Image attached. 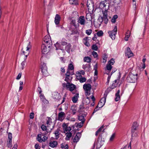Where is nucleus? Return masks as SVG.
Instances as JSON below:
<instances>
[{
    "label": "nucleus",
    "instance_id": "1",
    "mask_svg": "<svg viewBox=\"0 0 149 149\" xmlns=\"http://www.w3.org/2000/svg\"><path fill=\"white\" fill-rule=\"evenodd\" d=\"M62 85L63 88H66L67 90L71 91L72 94H74V93L72 91L76 88L75 85L72 83H70V82L66 83H64L62 84Z\"/></svg>",
    "mask_w": 149,
    "mask_h": 149
},
{
    "label": "nucleus",
    "instance_id": "2",
    "mask_svg": "<svg viewBox=\"0 0 149 149\" xmlns=\"http://www.w3.org/2000/svg\"><path fill=\"white\" fill-rule=\"evenodd\" d=\"M138 74L134 75L131 73H129L127 78V81L129 82L134 83L137 79Z\"/></svg>",
    "mask_w": 149,
    "mask_h": 149
},
{
    "label": "nucleus",
    "instance_id": "3",
    "mask_svg": "<svg viewBox=\"0 0 149 149\" xmlns=\"http://www.w3.org/2000/svg\"><path fill=\"white\" fill-rule=\"evenodd\" d=\"M43 41L42 44L46 45L49 48H50L51 47L52 43L50 36H45L44 37Z\"/></svg>",
    "mask_w": 149,
    "mask_h": 149
},
{
    "label": "nucleus",
    "instance_id": "4",
    "mask_svg": "<svg viewBox=\"0 0 149 149\" xmlns=\"http://www.w3.org/2000/svg\"><path fill=\"white\" fill-rule=\"evenodd\" d=\"M109 3L105 0L101 2L99 6V8L102 9V10H108L109 8Z\"/></svg>",
    "mask_w": 149,
    "mask_h": 149
},
{
    "label": "nucleus",
    "instance_id": "5",
    "mask_svg": "<svg viewBox=\"0 0 149 149\" xmlns=\"http://www.w3.org/2000/svg\"><path fill=\"white\" fill-rule=\"evenodd\" d=\"M41 70L42 74L44 76H46L48 75L47 68L46 64L44 63H41Z\"/></svg>",
    "mask_w": 149,
    "mask_h": 149
},
{
    "label": "nucleus",
    "instance_id": "6",
    "mask_svg": "<svg viewBox=\"0 0 149 149\" xmlns=\"http://www.w3.org/2000/svg\"><path fill=\"white\" fill-rule=\"evenodd\" d=\"M91 87V85L89 84H85L83 85V88L85 91L86 95H90Z\"/></svg>",
    "mask_w": 149,
    "mask_h": 149
},
{
    "label": "nucleus",
    "instance_id": "7",
    "mask_svg": "<svg viewBox=\"0 0 149 149\" xmlns=\"http://www.w3.org/2000/svg\"><path fill=\"white\" fill-rule=\"evenodd\" d=\"M104 126L102 125L96 132L95 133V136H97L99 134V137L98 138L97 140L99 141L102 138V134L104 132Z\"/></svg>",
    "mask_w": 149,
    "mask_h": 149
},
{
    "label": "nucleus",
    "instance_id": "8",
    "mask_svg": "<svg viewBox=\"0 0 149 149\" xmlns=\"http://www.w3.org/2000/svg\"><path fill=\"white\" fill-rule=\"evenodd\" d=\"M117 31V26H115L113 30L111 31H109L108 32V33L110 37L112 40H114L116 37V35Z\"/></svg>",
    "mask_w": 149,
    "mask_h": 149
},
{
    "label": "nucleus",
    "instance_id": "9",
    "mask_svg": "<svg viewBox=\"0 0 149 149\" xmlns=\"http://www.w3.org/2000/svg\"><path fill=\"white\" fill-rule=\"evenodd\" d=\"M31 48V46L30 44V42H28V45L26 47V52H25L23 50V49H22V52L23 55H25L26 57H27L29 53V49Z\"/></svg>",
    "mask_w": 149,
    "mask_h": 149
},
{
    "label": "nucleus",
    "instance_id": "10",
    "mask_svg": "<svg viewBox=\"0 0 149 149\" xmlns=\"http://www.w3.org/2000/svg\"><path fill=\"white\" fill-rule=\"evenodd\" d=\"M65 113L63 111L59 112L58 115L57 120L61 122L62 121L65 117Z\"/></svg>",
    "mask_w": 149,
    "mask_h": 149
},
{
    "label": "nucleus",
    "instance_id": "11",
    "mask_svg": "<svg viewBox=\"0 0 149 149\" xmlns=\"http://www.w3.org/2000/svg\"><path fill=\"white\" fill-rule=\"evenodd\" d=\"M87 6L88 10H93L94 4L92 0H88L87 2Z\"/></svg>",
    "mask_w": 149,
    "mask_h": 149
},
{
    "label": "nucleus",
    "instance_id": "12",
    "mask_svg": "<svg viewBox=\"0 0 149 149\" xmlns=\"http://www.w3.org/2000/svg\"><path fill=\"white\" fill-rule=\"evenodd\" d=\"M47 46L46 45L42 44L41 46V52L43 54L47 53L48 51L49 50V48H47Z\"/></svg>",
    "mask_w": 149,
    "mask_h": 149
},
{
    "label": "nucleus",
    "instance_id": "13",
    "mask_svg": "<svg viewBox=\"0 0 149 149\" xmlns=\"http://www.w3.org/2000/svg\"><path fill=\"white\" fill-rule=\"evenodd\" d=\"M125 55L127 56L128 58L133 56V54L129 47H127L125 52Z\"/></svg>",
    "mask_w": 149,
    "mask_h": 149
},
{
    "label": "nucleus",
    "instance_id": "14",
    "mask_svg": "<svg viewBox=\"0 0 149 149\" xmlns=\"http://www.w3.org/2000/svg\"><path fill=\"white\" fill-rule=\"evenodd\" d=\"M102 12L103 14V16L102 17L104 19V23L105 24H107L108 22V19L107 18V14L108 10H102Z\"/></svg>",
    "mask_w": 149,
    "mask_h": 149
},
{
    "label": "nucleus",
    "instance_id": "15",
    "mask_svg": "<svg viewBox=\"0 0 149 149\" xmlns=\"http://www.w3.org/2000/svg\"><path fill=\"white\" fill-rule=\"evenodd\" d=\"M138 127V125L137 123L136 122H134L132 124L131 129V132L132 135H134V133L135 131L136 130Z\"/></svg>",
    "mask_w": 149,
    "mask_h": 149
},
{
    "label": "nucleus",
    "instance_id": "16",
    "mask_svg": "<svg viewBox=\"0 0 149 149\" xmlns=\"http://www.w3.org/2000/svg\"><path fill=\"white\" fill-rule=\"evenodd\" d=\"M85 19L84 16H80L78 19V22L81 25H84L85 24Z\"/></svg>",
    "mask_w": 149,
    "mask_h": 149
},
{
    "label": "nucleus",
    "instance_id": "17",
    "mask_svg": "<svg viewBox=\"0 0 149 149\" xmlns=\"http://www.w3.org/2000/svg\"><path fill=\"white\" fill-rule=\"evenodd\" d=\"M61 17L60 16L57 14L56 15L54 19V22L56 25H58L59 24L61 20Z\"/></svg>",
    "mask_w": 149,
    "mask_h": 149
},
{
    "label": "nucleus",
    "instance_id": "18",
    "mask_svg": "<svg viewBox=\"0 0 149 149\" xmlns=\"http://www.w3.org/2000/svg\"><path fill=\"white\" fill-rule=\"evenodd\" d=\"M65 77L64 81L67 82V83H69L71 82L72 77L69 74L65 75Z\"/></svg>",
    "mask_w": 149,
    "mask_h": 149
},
{
    "label": "nucleus",
    "instance_id": "19",
    "mask_svg": "<svg viewBox=\"0 0 149 149\" xmlns=\"http://www.w3.org/2000/svg\"><path fill=\"white\" fill-rule=\"evenodd\" d=\"M70 24L71 25H73L76 28L78 27L79 24L78 22H76V20L75 19H72L71 21Z\"/></svg>",
    "mask_w": 149,
    "mask_h": 149
},
{
    "label": "nucleus",
    "instance_id": "20",
    "mask_svg": "<svg viewBox=\"0 0 149 149\" xmlns=\"http://www.w3.org/2000/svg\"><path fill=\"white\" fill-rule=\"evenodd\" d=\"M79 97V93H77L75 95L72 97V100L74 103H76L78 101V98Z\"/></svg>",
    "mask_w": 149,
    "mask_h": 149
},
{
    "label": "nucleus",
    "instance_id": "21",
    "mask_svg": "<svg viewBox=\"0 0 149 149\" xmlns=\"http://www.w3.org/2000/svg\"><path fill=\"white\" fill-rule=\"evenodd\" d=\"M60 130L59 128H58L55 130L54 133L55 134V137L56 139H58L59 137V135L60 134Z\"/></svg>",
    "mask_w": 149,
    "mask_h": 149
},
{
    "label": "nucleus",
    "instance_id": "22",
    "mask_svg": "<svg viewBox=\"0 0 149 149\" xmlns=\"http://www.w3.org/2000/svg\"><path fill=\"white\" fill-rule=\"evenodd\" d=\"M84 109L85 107H84V104L82 103L79 106L78 111L80 113H83L84 111Z\"/></svg>",
    "mask_w": 149,
    "mask_h": 149
},
{
    "label": "nucleus",
    "instance_id": "23",
    "mask_svg": "<svg viewBox=\"0 0 149 149\" xmlns=\"http://www.w3.org/2000/svg\"><path fill=\"white\" fill-rule=\"evenodd\" d=\"M9 125V124L8 121H5L1 125V126L3 127V128L5 129H7L8 130L9 128L8 127Z\"/></svg>",
    "mask_w": 149,
    "mask_h": 149
},
{
    "label": "nucleus",
    "instance_id": "24",
    "mask_svg": "<svg viewBox=\"0 0 149 149\" xmlns=\"http://www.w3.org/2000/svg\"><path fill=\"white\" fill-rule=\"evenodd\" d=\"M57 142L56 141H50L49 143V146L51 147L54 148L56 147L57 145Z\"/></svg>",
    "mask_w": 149,
    "mask_h": 149
},
{
    "label": "nucleus",
    "instance_id": "25",
    "mask_svg": "<svg viewBox=\"0 0 149 149\" xmlns=\"http://www.w3.org/2000/svg\"><path fill=\"white\" fill-rule=\"evenodd\" d=\"M80 135V133L78 132L76 134V136H75L74 138L73 139V142L74 143H77V142L79 139V136Z\"/></svg>",
    "mask_w": 149,
    "mask_h": 149
},
{
    "label": "nucleus",
    "instance_id": "26",
    "mask_svg": "<svg viewBox=\"0 0 149 149\" xmlns=\"http://www.w3.org/2000/svg\"><path fill=\"white\" fill-rule=\"evenodd\" d=\"M120 93V90H118L117 91V92L116 93L115 95L116 98H115V100L116 101H118L120 99V96L119 95Z\"/></svg>",
    "mask_w": 149,
    "mask_h": 149
},
{
    "label": "nucleus",
    "instance_id": "27",
    "mask_svg": "<svg viewBox=\"0 0 149 149\" xmlns=\"http://www.w3.org/2000/svg\"><path fill=\"white\" fill-rule=\"evenodd\" d=\"M90 68L91 65L89 64L84 65L82 66L83 68L86 70L87 71H88L90 70Z\"/></svg>",
    "mask_w": 149,
    "mask_h": 149
},
{
    "label": "nucleus",
    "instance_id": "28",
    "mask_svg": "<svg viewBox=\"0 0 149 149\" xmlns=\"http://www.w3.org/2000/svg\"><path fill=\"white\" fill-rule=\"evenodd\" d=\"M77 109V107L75 105H73L71 107V110L73 115H74L76 113Z\"/></svg>",
    "mask_w": 149,
    "mask_h": 149
},
{
    "label": "nucleus",
    "instance_id": "29",
    "mask_svg": "<svg viewBox=\"0 0 149 149\" xmlns=\"http://www.w3.org/2000/svg\"><path fill=\"white\" fill-rule=\"evenodd\" d=\"M85 115H82L79 116H78V119L79 121H81V122L84 121V123L85 119H84V117H85Z\"/></svg>",
    "mask_w": 149,
    "mask_h": 149
},
{
    "label": "nucleus",
    "instance_id": "30",
    "mask_svg": "<svg viewBox=\"0 0 149 149\" xmlns=\"http://www.w3.org/2000/svg\"><path fill=\"white\" fill-rule=\"evenodd\" d=\"M107 96V95H105V94H104V97L102 98L100 100V103H102L103 105H104Z\"/></svg>",
    "mask_w": 149,
    "mask_h": 149
},
{
    "label": "nucleus",
    "instance_id": "31",
    "mask_svg": "<svg viewBox=\"0 0 149 149\" xmlns=\"http://www.w3.org/2000/svg\"><path fill=\"white\" fill-rule=\"evenodd\" d=\"M130 31L129 30H128L125 34V40L126 41H127L128 40V38L130 37L129 34H130Z\"/></svg>",
    "mask_w": 149,
    "mask_h": 149
},
{
    "label": "nucleus",
    "instance_id": "32",
    "mask_svg": "<svg viewBox=\"0 0 149 149\" xmlns=\"http://www.w3.org/2000/svg\"><path fill=\"white\" fill-rule=\"evenodd\" d=\"M74 74V71H71L68 68L67 70V72L65 75L69 74V75H72Z\"/></svg>",
    "mask_w": 149,
    "mask_h": 149
},
{
    "label": "nucleus",
    "instance_id": "33",
    "mask_svg": "<svg viewBox=\"0 0 149 149\" xmlns=\"http://www.w3.org/2000/svg\"><path fill=\"white\" fill-rule=\"evenodd\" d=\"M68 68L71 71H74V67L72 62H71V63L68 65Z\"/></svg>",
    "mask_w": 149,
    "mask_h": 149
},
{
    "label": "nucleus",
    "instance_id": "34",
    "mask_svg": "<svg viewBox=\"0 0 149 149\" xmlns=\"http://www.w3.org/2000/svg\"><path fill=\"white\" fill-rule=\"evenodd\" d=\"M120 1V0H113L112 2L114 3L112 4V5L115 6L119 4Z\"/></svg>",
    "mask_w": 149,
    "mask_h": 149
},
{
    "label": "nucleus",
    "instance_id": "35",
    "mask_svg": "<svg viewBox=\"0 0 149 149\" xmlns=\"http://www.w3.org/2000/svg\"><path fill=\"white\" fill-rule=\"evenodd\" d=\"M69 3L71 4H78L77 0H69Z\"/></svg>",
    "mask_w": 149,
    "mask_h": 149
},
{
    "label": "nucleus",
    "instance_id": "36",
    "mask_svg": "<svg viewBox=\"0 0 149 149\" xmlns=\"http://www.w3.org/2000/svg\"><path fill=\"white\" fill-rule=\"evenodd\" d=\"M91 59L89 56L85 57L84 58V61L88 63H90L91 62Z\"/></svg>",
    "mask_w": 149,
    "mask_h": 149
},
{
    "label": "nucleus",
    "instance_id": "37",
    "mask_svg": "<svg viewBox=\"0 0 149 149\" xmlns=\"http://www.w3.org/2000/svg\"><path fill=\"white\" fill-rule=\"evenodd\" d=\"M102 57L103 60L104 61H103V62L105 63L107 61V59L108 58L107 54H103Z\"/></svg>",
    "mask_w": 149,
    "mask_h": 149
},
{
    "label": "nucleus",
    "instance_id": "38",
    "mask_svg": "<svg viewBox=\"0 0 149 149\" xmlns=\"http://www.w3.org/2000/svg\"><path fill=\"white\" fill-rule=\"evenodd\" d=\"M52 119L50 117H48V119L47 121L46 124L47 125V126H49L51 123H52Z\"/></svg>",
    "mask_w": 149,
    "mask_h": 149
},
{
    "label": "nucleus",
    "instance_id": "39",
    "mask_svg": "<svg viewBox=\"0 0 149 149\" xmlns=\"http://www.w3.org/2000/svg\"><path fill=\"white\" fill-rule=\"evenodd\" d=\"M37 140L40 142H42L43 141V140L41 138V134H38L37 138Z\"/></svg>",
    "mask_w": 149,
    "mask_h": 149
},
{
    "label": "nucleus",
    "instance_id": "40",
    "mask_svg": "<svg viewBox=\"0 0 149 149\" xmlns=\"http://www.w3.org/2000/svg\"><path fill=\"white\" fill-rule=\"evenodd\" d=\"M41 129L43 131H46L47 133L49 132L47 131V127L45 126V125L43 124L42 125L41 127Z\"/></svg>",
    "mask_w": 149,
    "mask_h": 149
},
{
    "label": "nucleus",
    "instance_id": "41",
    "mask_svg": "<svg viewBox=\"0 0 149 149\" xmlns=\"http://www.w3.org/2000/svg\"><path fill=\"white\" fill-rule=\"evenodd\" d=\"M118 18V16L117 15H115L113 16V17L111 20L112 23H115L116 22V19Z\"/></svg>",
    "mask_w": 149,
    "mask_h": 149
},
{
    "label": "nucleus",
    "instance_id": "42",
    "mask_svg": "<svg viewBox=\"0 0 149 149\" xmlns=\"http://www.w3.org/2000/svg\"><path fill=\"white\" fill-rule=\"evenodd\" d=\"M76 76L77 79L78 80L79 79L82 77L81 74L79 73V72H76Z\"/></svg>",
    "mask_w": 149,
    "mask_h": 149
},
{
    "label": "nucleus",
    "instance_id": "43",
    "mask_svg": "<svg viewBox=\"0 0 149 149\" xmlns=\"http://www.w3.org/2000/svg\"><path fill=\"white\" fill-rule=\"evenodd\" d=\"M97 36L100 37L102 36L103 35V33L102 31L100 30L97 32L96 33Z\"/></svg>",
    "mask_w": 149,
    "mask_h": 149
},
{
    "label": "nucleus",
    "instance_id": "44",
    "mask_svg": "<svg viewBox=\"0 0 149 149\" xmlns=\"http://www.w3.org/2000/svg\"><path fill=\"white\" fill-rule=\"evenodd\" d=\"M112 67L111 65L109 64H107L106 66L107 70L109 72L111 70Z\"/></svg>",
    "mask_w": 149,
    "mask_h": 149
},
{
    "label": "nucleus",
    "instance_id": "45",
    "mask_svg": "<svg viewBox=\"0 0 149 149\" xmlns=\"http://www.w3.org/2000/svg\"><path fill=\"white\" fill-rule=\"evenodd\" d=\"M97 74H98L97 71L96 69H95V73H94L95 77H94V80L95 81L97 79Z\"/></svg>",
    "mask_w": 149,
    "mask_h": 149
},
{
    "label": "nucleus",
    "instance_id": "46",
    "mask_svg": "<svg viewBox=\"0 0 149 149\" xmlns=\"http://www.w3.org/2000/svg\"><path fill=\"white\" fill-rule=\"evenodd\" d=\"M78 33L77 31L75 29L72 30L71 31V35H73L77 34Z\"/></svg>",
    "mask_w": 149,
    "mask_h": 149
},
{
    "label": "nucleus",
    "instance_id": "47",
    "mask_svg": "<svg viewBox=\"0 0 149 149\" xmlns=\"http://www.w3.org/2000/svg\"><path fill=\"white\" fill-rule=\"evenodd\" d=\"M117 83H114L113 82L112 86H111V88L112 89H114L116 87L118 86Z\"/></svg>",
    "mask_w": 149,
    "mask_h": 149
},
{
    "label": "nucleus",
    "instance_id": "48",
    "mask_svg": "<svg viewBox=\"0 0 149 149\" xmlns=\"http://www.w3.org/2000/svg\"><path fill=\"white\" fill-rule=\"evenodd\" d=\"M115 62L114 59L113 58H111L109 61V64L111 65H113Z\"/></svg>",
    "mask_w": 149,
    "mask_h": 149
},
{
    "label": "nucleus",
    "instance_id": "49",
    "mask_svg": "<svg viewBox=\"0 0 149 149\" xmlns=\"http://www.w3.org/2000/svg\"><path fill=\"white\" fill-rule=\"evenodd\" d=\"M54 46L56 47V49L58 50L60 49L59 44L58 42H56L54 44Z\"/></svg>",
    "mask_w": 149,
    "mask_h": 149
},
{
    "label": "nucleus",
    "instance_id": "50",
    "mask_svg": "<svg viewBox=\"0 0 149 149\" xmlns=\"http://www.w3.org/2000/svg\"><path fill=\"white\" fill-rule=\"evenodd\" d=\"M92 32V30L91 29L86 30V33L88 35H90Z\"/></svg>",
    "mask_w": 149,
    "mask_h": 149
},
{
    "label": "nucleus",
    "instance_id": "51",
    "mask_svg": "<svg viewBox=\"0 0 149 149\" xmlns=\"http://www.w3.org/2000/svg\"><path fill=\"white\" fill-rule=\"evenodd\" d=\"M92 48L93 50L95 51L97 50L98 47L96 45H93L92 46Z\"/></svg>",
    "mask_w": 149,
    "mask_h": 149
},
{
    "label": "nucleus",
    "instance_id": "52",
    "mask_svg": "<svg viewBox=\"0 0 149 149\" xmlns=\"http://www.w3.org/2000/svg\"><path fill=\"white\" fill-rule=\"evenodd\" d=\"M86 79L85 77H82L79 80V81L81 83H83L85 82L86 81Z\"/></svg>",
    "mask_w": 149,
    "mask_h": 149
},
{
    "label": "nucleus",
    "instance_id": "53",
    "mask_svg": "<svg viewBox=\"0 0 149 149\" xmlns=\"http://www.w3.org/2000/svg\"><path fill=\"white\" fill-rule=\"evenodd\" d=\"M86 19L87 20L90 21L91 20V16L90 15H86Z\"/></svg>",
    "mask_w": 149,
    "mask_h": 149
},
{
    "label": "nucleus",
    "instance_id": "54",
    "mask_svg": "<svg viewBox=\"0 0 149 149\" xmlns=\"http://www.w3.org/2000/svg\"><path fill=\"white\" fill-rule=\"evenodd\" d=\"M83 40H85V41L86 42L84 43V44L85 45L88 47H89L90 46V44L89 42H87L86 39L84 38L83 39Z\"/></svg>",
    "mask_w": 149,
    "mask_h": 149
},
{
    "label": "nucleus",
    "instance_id": "55",
    "mask_svg": "<svg viewBox=\"0 0 149 149\" xmlns=\"http://www.w3.org/2000/svg\"><path fill=\"white\" fill-rule=\"evenodd\" d=\"M92 54L94 58H96L98 56V54H97V53L96 52H95L94 51H93L92 52Z\"/></svg>",
    "mask_w": 149,
    "mask_h": 149
},
{
    "label": "nucleus",
    "instance_id": "56",
    "mask_svg": "<svg viewBox=\"0 0 149 149\" xmlns=\"http://www.w3.org/2000/svg\"><path fill=\"white\" fill-rule=\"evenodd\" d=\"M101 23L103 21L104 22V19L102 17H100L98 20Z\"/></svg>",
    "mask_w": 149,
    "mask_h": 149
},
{
    "label": "nucleus",
    "instance_id": "57",
    "mask_svg": "<svg viewBox=\"0 0 149 149\" xmlns=\"http://www.w3.org/2000/svg\"><path fill=\"white\" fill-rule=\"evenodd\" d=\"M25 63V62L24 61H23V62H22L21 63V65H22L21 68H22V70H23L24 68Z\"/></svg>",
    "mask_w": 149,
    "mask_h": 149
},
{
    "label": "nucleus",
    "instance_id": "58",
    "mask_svg": "<svg viewBox=\"0 0 149 149\" xmlns=\"http://www.w3.org/2000/svg\"><path fill=\"white\" fill-rule=\"evenodd\" d=\"M84 123V121H83L81 122L77 125V127H81L82 126Z\"/></svg>",
    "mask_w": 149,
    "mask_h": 149
},
{
    "label": "nucleus",
    "instance_id": "59",
    "mask_svg": "<svg viewBox=\"0 0 149 149\" xmlns=\"http://www.w3.org/2000/svg\"><path fill=\"white\" fill-rule=\"evenodd\" d=\"M115 136V133L113 134L110 138V141H113V139H114V138Z\"/></svg>",
    "mask_w": 149,
    "mask_h": 149
},
{
    "label": "nucleus",
    "instance_id": "60",
    "mask_svg": "<svg viewBox=\"0 0 149 149\" xmlns=\"http://www.w3.org/2000/svg\"><path fill=\"white\" fill-rule=\"evenodd\" d=\"M8 139H12V134L9 132L8 134Z\"/></svg>",
    "mask_w": 149,
    "mask_h": 149
},
{
    "label": "nucleus",
    "instance_id": "61",
    "mask_svg": "<svg viewBox=\"0 0 149 149\" xmlns=\"http://www.w3.org/2000/svg\"><path fill=\"white\" fill-rule=\"evenodd\" d=\"M22 76V72L19 73L17 76L16 79L17 80L19 79Z\"/></svg>",
    "mask_w": 149,
    "mask_h": 149
},
{
    "label": "nucleus",
    "instance_id": "62",
    "mask_svg": "<svg viewBox=\"0 0 149 149\" xmlns=\"http://www.w3.org/2000/svg\"><path fill=\"white\" fill-rule=\"evenodd\" d=\"M34 114L33 112L31 113L30 115V118L31 119H33L34 117Z\"/></svg>",
    "mask_w": 149,
    "mask_h": 149
},
{
    "label": "nucleus",
    "instance_id": "63",
    "mask_svg": "<svg viewBox=\"0 0 149 149\" xmlns=\"http://www.w3.org/2000/svg\"><path fill=\"white\" fill-rule=\"evenodd\" d=\"M71 130V128L70 127H67L65 130V131L66 132H69Z\"/></svg>",
    "mask_w": 149,
    "mask_h": 149
},
{
    "label": "nucleus",
    "instance_id": "64",
    "mask_svg": "<svg viewBox=\"0 0 149 149\" xmlns=\"http://www.w3.org/2000/svg\"><path fill=\"white\" fill-rule=\"evenodd\" d=\"M35 147L36 149H40V148L38 144H36Z\"/></svg>",
    "mask_w": 149,
    "mask_h": 149
}]
</instances>
